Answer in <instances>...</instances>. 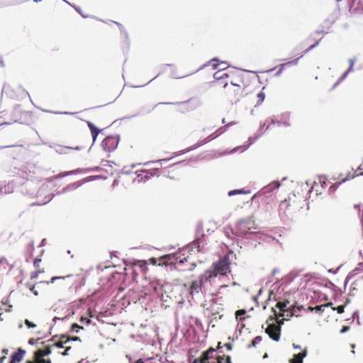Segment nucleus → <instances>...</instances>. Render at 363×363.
Instances as JSON below:
<instances>
[{
    "instance_id": "1",
    "label": "nucleus",
    "mask_w": 363,
    "mask_h": 363,
    "mask_svg": "<svg viewBox=\"0 0 363 363\" xmlns=\"http://www.w3.org/2000/svg\"><path fill=\"white\" fill-rule=\"evenodd\" d=\"M210 277L207 276L205 272L200 274L198 279L194 280L189 286L186 284H178L174 286L175 292H182L179 296H174L175 300L178 303H183L186 299L190 301V298L193 299L195 295H198L200 293L204 296H216L217 292H214L211 289L212 286V281L210 279Z\"/></svg>"
},
{
    "instance_id": "2",
    "label": "nucleus",
    "mask_w": 363,
    "mask_h": 363,
    "mask_svg": "<svg viewBox=\"0 0 363 363\" xmlns=\"http://www.w3.org/2000/svg\"><path fill=\"white\" fill-rule=\"evenodd\" d=\"M222 96L232 104L243 101L245 104L257 106L261 104L265 98L262 91L254 93L253 91H245L233 84H230L226 89L222 91Z\"/></svg>"
},
{
    "instance_id": "3",
    "label": "nucleus",
    "mask_w": 363,
    "mask_h": 363,
    "mask_svg": "<svg viewBox=\"0 0 363 363\" xmlns=\"http://www.w3.org/2000/svg\"><path fill=\"white\" fill-rule=\"evenodd\" d=\"M306 198L301 195L290 194L287 199L282 201L279 207V214L281 218L289 217L298 212L304 206Z\"/></svg>"
},
{
    "instance_id": "4",
    "label": "nucleus",
    "mask_w": 363,
    "mask_h": 363,
    "mask_svg": "<svg viewBox=\"0 0 363 363\" xmlns=\"http://www.w3.org/2000/svg\"><path fill=\"white\" fill-rule=\"evenodd\" d=\"M218 62L217 59H213L209 62L208 65L211 66L213 69L219 68V70L213 74L214 80L212 82V86L219 89L222 94V91L226 89V87L230 85L229 72H223L224 67L226 65L224 62L220 64Z\"/></svg>"
},
{
    "instance_id": "5",
    "label": "nucleus",
    "mask_w": 363,
    "mask_h": 363,
    "mask_svg": "<svg viewBox=\"0 0 363 363\" xmlns=\"http://www.w3.org/2000/svg\"><path fill=\"white\" fill-rule=\"evenodd\" d=\"M230 84L241 88L245 91H252L250 89L251 78L249 72L240 69L229 71Z\"/></svg>"
},
{
    "instance_id": "6",
    "label": "nucleus",
    "mask_w": 363,
    "mask_h": 363,
    "mask_svg": "<svg viewBox=\"0 0 363 363\" xmlns=\"http://www.w3.org/2000/svg\"><path fill=\"white\" fill-rule=\"evenodd\" d=\"M230 262L229 257L224 256L218 261L213 262L211 269L206 270L204 272L207 276L211 275L210 279L212 281V279L214 277H216L218 275H226L228 272H230Z\"/></svg>"
},
{
    "instance_id": "7",
    "label": "nucleus",
    "mask_w": 363,
    "mask_h": 363,
    "mask_svg": "<svg viewBox=\"0 0 363 363\" xmlns=\"http://www.w3.org/2000/svg\"><path fill=\"white\" fill-rule=\"evenodd\" d=\"M227 356L220 355L216 353V350L210 347L202 352L199 358L195 359L192 363H225Z\"/></svg>"
},
{
    "instance_id": "8",
    "label": "nucleus",
    "mask_w": 363,
    "mask_h": 363,
    "mask_svg": "<svg viewBox=\"0 0 363 363\" xmlns=\"http://www.w3.org/2000/svg\"><path fill=\"white\" fill-rule=\"evenodd\" d=\"M52 353V346L46 345L43 348H39L33 352V359L27 360L26 363H52L47 357Z\"/></svg>"
},
{
    "instance_id": "9",
    "label": "nucleus",
    "mask_w": 363,
    "mask_h": 363,
    "mask_svg": "<svg viewBox=\"0 0 363 363\" xmlns=\"http://www.w3.org/2000/svg\"><path fill=\"white\" fill-rule=\"evenodd\" d=\"M136 177L134 179V182H143L149 180L154 175H156L159 173V169L157 168H154L151 169H140L136 171Z\"/></svg>"
},
{
    "instance_id": "10",
    "label": "nucleus",
    "mask_w": 363,
    "mask_h": 363,
    "mask_svg": "<svg viewBox=\"0 0 363 363\" xmlns=\"http://www.w3.org/2000/svg\"><path fill=\"white\" fill-rule=\"evenodd\" d=\"M119 140L118 135H108L104 139L101 146L105 151L110 152L117 147Z\"/></svg>"
},
{
    "instance_id": "11",
    "label": "nucleus",
    "mask_w": 363,
    "mask_h": 363,
    "mask_svg": "<svg viewBox=\"0 0 363 363\" xmlns=\"http://www.w3.org/2000/svg\"><path fill=\"white\" fill-rule=\"evenodd\" d=\"M254 225V223L248 220H240L236 225L237 233L239 235H243L250 232Z\"/></svg>"
},
{
    "instance_id": "12",
    "label": "nucleus",
    "mask_w": 363,
    "mask_h": 363,
    "mask_svg": "<svg viewBox=\"0 0 363 363\" xmlns=\"http://www.w3.org/2000/svg\"><path fill=\"white\" fill-rule=\"evenodd\" d=\"M265 333L274 341H279L280 339V326H276V324H269L266 328Z\"/></svg>"
},
{
    "instance_id": "13",
    "label": "nucleus",
    "mask_w": 363,
    "mask_h": 363,
    "mask_svg": "<svg viewBox=\"0 0 363 363\" xmlns=\"http://www.w3.org/2000/svg\"><path fill=\"white\" fill-rule=\"evenodd\" d=\"M178 255H166L159 257L158 266H168L175 264L178 259Z\"/></svg>"
},
{
    "instance_id": "14",
    "label": "nucleus",
    "mask_w": 363,
    "mask_h": 363,
    "mask_svg": "<svg viewBox=\"0 0 363 363\" xmlns=\"http://www.w3.org/2000/svg\"><path fill=\"white\" fill-rule=\"evenodd\" d=\"M26 353V352L25 350L19 347L11 355V360L9 361V363H20L23 359Z\"/></svg>"
},
{
    "instance_id": "15",
    "label": "nucleus",
    "mask_w": 363,
    "mask_h": 363,
    "mask_svg": "<svg viewBox=\"0 0 363 363\" xmlns=\"http://www.w3.org/2000/svg\"><path fill=\"white\" fill-rule=\"evenodd\" d=\"M267 198L262 194H255L251 198V205H254L256 208H259L260 203H266Z\"/></svg>"
},
{
    "instance_id": "16",
    "label": "nucleus",
    "mask_w": 363,
    "mask_h": 363,
    "mask_svg": "<svg viewBox=\"0 0 363 363\" xmlns=\"http://www.w3.org/2000/svg\"><path fill=\"white\" fill-rule=\"evenodd\" d=\"M289 303V302L288 301L277 303L276 308H279L280 311L279 313H278L279 316H284V313Z\"/></svg>"
},
{
    "instance_id": "17",
    "label": "nucleus",
    "mask_w": 363,
    "mask_h": 363,
    "mask_svg": "<svg viewBox=\"0 0 363 363\" xmlns=\"http://www.w3.org/2000/svg\"><path fill=\"white\" fill-rule=\"evenodd\" d=\"M299 59H300V57H298L294 60L289 61L287 62H285V63L281 65V67H280L279 71L277 72V74H280L285 67L293 66V65H296L298 62Z\"/></svg>"
},
{
    "instance_id": "18",
    "label": "nucleus",
    "mask_w": 363,
    "mask_h": 363,
    "mask_svg": "<svg viewBox=\"0 0 363 363\" xmlns=\"http://www.w3.org/2000/svg\"><path fill=\"white\" fill-rule=\"evenodd\" d=\"M88 126L91 130L93 140L95 141L97 135H99V133L100 132V130H99L93 123H91L90 122L88 123Z\"/></svg>"
},
{
    "instance_id": "19",
    "label": "nucleus",
    "mask_w": 363,
    "mask_h": 363,
    "mask_svg": "<svg viewBox=\"0 0 363 363\" xmlns=\"http://www.w3.org/2000/svg\"><path fill=\"white\" fill-rule=\"evenodd\" d=\"M272 311L274 313V317H272L271 319H274L277 322L276 326H280V328H281V325L284 324V319H279V313L277 312V311L272 308Z\"/></svg>"
},
{
    "instance_id": "20",
    "label": "nucleus",
    "mask_w": 363,
    "mask_h": 363,
    "mask_svg": "<svg viewBox=\"0 0 363 363\" xmlns=\"http://www.w3.org/2000/svg\"><path fill=\"white\" fill-rule=\"evenodd\" d=\"M306 354H307V350L305 349L302 352L294 354V358L292 359L297 360L298 362H299V363H303V359L306 356Z\"/></svg>"
},
{
    "instance_id": "21",
    "label": "nucleus",
    "mask_w": 363,
    "mask_h": 363,
    "mask_svg": "<svg viewBox=\"0 0 363 363\" xmlns=\"http://www.w3.org/2000/svg\"><path fill=\"white\" fill-rule=\"evenodd\" d=\"M73 275L72 274H68L67 276H65V277H53L51 278L50 281H43V283H45L47 284H52L55 282V280L57 279H65V278H67V277H72ZM40 283H43V281H40Z\"/></svg>"
},
{
    "instance_id": "22",
    "label": "nucleus",
    "mask_w": 363,
    "mask_h": 363,
    "mask_svg": "<svg viewBox=\"0 0 363 363\" xmlns=\"http://www.w3.org/2000/svg\"><path fill=\"white\" fill-rule=\"evenodd\" d=\"M354 62L355 60L354 59H350L349 60V62H350V67L348 68V69L344 73L343 76H342V78L345 77L346 75L350 72H352L353 70V66H354Z\"/></svg>"
},
{
    "instance_id": "23",
    "label": "nucleus",
    "mask_w": 363,
    "mask_h": 363,
    "mask_svg": "<svg viewBox=\"0 0 363 363\" xmlns=\"http://www.w3.org/2000/svg\"><path fill=\"white\" fill-rule=\"evenodd\" d=\"M245 313H246V311L244 309L238 310L235 312L236 318L240 321L244 319V318H241L240 316L245 315Z\"/></svg>"
},
{
    "instance_id": "24",
    "label": "nucleus",
    "mask_w": 363,
    "mask_h": 363,
    "mask_svg": "<svg viewBox=\"0 0 363 363\" xmlns=\"http://www.w3.org/2000/svg\"><path fill=\"white\" fill-rule=\"evenodd\" d=\"M135 265L139 266L143 271H145L147 269L146 261H141V260L137 261V262L135 263Z\"/></svg>"
},
{
    "instance_id": "25",
    "label": "nucleus",
    "mask_w": 363,
    "mask_h": 363,
    "mask_svg": "<svg viewBox=\"0 0 363 363\" xmlns=\"http://www.w3.org/2000/svg\"><path fill=\"white\" fill-rule=\"evenodd\" d=\"M246 193H247V192L245 191L243 189H236V190L230 191L228 192V196H232L235 195V194H246Z\"/></svg>"
},
{
    "instance_id": "26",
    "label": "nucleus",
    "mask_w": 363,
    "mask_h": 363,
    "mask_svg": "<svg viewBox=\"0 0 363 363\" xmlns=\"http://www.w3.org/2000/svg\"><path fill=\"white\" fill-rule=\"evenodd\" d=\"M262 341L261 336H256L252 341L251 345L249 347H255L258 343Z\"/></svg>"
},
{
    "instance_id": "27",
    "label": "nucleus",
    "mask_w": 363,
    "mask_h": 363,
    "mask_svg": "<svg viewBox=\"0 0 363 363\" xmlns=\"http://www.w3.org/2000/svg\"><path fill=\"white\" fill-rule=\"evenodd\" d=\"M294 312H295V306H294L293 308L290 311H289L288 309H286V311L284 313V316H286L288 319L294 315Z\"/></svg>"
},
{
    "instance_id": "28",
    "label": "nucleus",
    "mask_w": 363,
    "mask_h": 363,
    "mask_svg": "<svg viewBox=\"0 0 363 363\" xmlns=\"http://www.w3.org/2000/svg\"><path fill=\"white\" fill-rule=\"evenodd\" d=\"M219 131H220V130H217L215 133H213L211 134V135H210L206 138V140H207V139H208L207 141H210V140H213V139H215V138H217L219 135H220V134L222 133V132L218 133Z\"/></svg>"
},
{
    "instance_id": "29",
    "label": "nucleus",
    "mask_w": 363,
    "mask_h": 363,
    "mask_svg": "<svg viewBox=\"0 0 363 363\" xmlns=\"http://www.w3.org/2000/svg\"><path fill=\"white\" fill-rule=\"evenodd\" d=\"M324 308H325V307L323 306V305H320V306H315L313 308L314 311L315 313H319V314H321L323 312Z\"/></svg>"
},
{
    "instance_id": "30",
    "label": "nucleus",
    "mask_w": 363,
    "mask_h": 363,
    "mask_svg": "<svg viewBox=\"0 0 363 363\" xmlns=\"http://www.w3.org/2000/svg\"><path fill=\"white\" fill-rule=\"evenodd\" d=\"M345 305H340L339 306H337V308H332V309L333 311H337V312L340 314L344 313V309H345Z\"/></svg>"
},
{
    "instance_id": "31",
    "label": "nucleus",
    "mask_w": 363,
    "mask_h": 363,
    "mask_svg": "<svg viewBox=\"0 0 363 363\" xmlns=\"http://www.w3.org/2000/svg\"><path fill=\"white\" fill-rule=\"evenodd\" d=\"M318 45V41H316L314 44H313L312 45H311L308 49H306L305 51H304V53L303 55H301L300 57H302L303 56L304 54L307 53L308 52H309L310 50H311L312 49H313L314 48H315L317 45Z\"/></svg>"
},
{
    "instance_id": "32",
    "label": "nucleus",
    "mask_w": 363,
    "mask_h": 363,
    "mask_svg": "<svg viewBox=\"0 0 363 363\" xmlns=\"http://www.w3.org/2000/svg\"><path fill=\"white\" fill-rule=\"evenodd\" d=\"M25 324L28 328H34L36 327V325L28 320V319L25 320Z\"/></svg>"
},
{
    "instance_id": "33",
    "label": "nucleus",
    "mask_w": 363,
    "mask_h": 363,
    "mask_svg": "<svg viewBox=\"0 0 363 363\" xmlns=\"http://www.w3.org/2000/svg\"><path fill=\"white\" fill-rule=\"evenodd\" d=\"M41 262V259L40 258H35L34 259V262H33V265L35 267V269H38L39 267H40V264Z\"/></svg>"
},
{
    "instance_id": "34",
    "label": "nucleus",
    "mask_w": 363,
    "mask_h": 363,
    "mask_svg": "<svg viewBox=\"0 0 363 363\" xmlns=\"http://www.w3.org/2000/svg\"><path fill=\"white\" fill-rule=\"evenodd\" d=\"M60 340L64 345H65L67 342H68L70 340V338L66 335L61 336Z\"/></svg>"
},
{
    "instance_id": "35",
    "label": "nucleus",
    "mask_w": 363,
    "mask_h": 363,
    "mask_svg": "<svg viewBox=\"0 0 363 363\" xmlns=\"http://www.w3.org/2000/svg\"><path fill=\"white\" fill-rule=\"evenodd\" d=\"M149 262L152 265H158L159 258L152 257L149 259Z\"/></svg>"
},
{
    "instance_id": "36",
    "label": "nucleus",
    "mask_w": 363,
    "mask_h": 363,
    "mask_svg": "<svg viewBox=\"0 0 363 363\" xmlns=\"http://www.w3.org/2000/svg\"><path fill=\"white\" fill-rule=\"evenodd\" d=\"M39 273L35 270V272H32L30 274V279H38L39 276Z\"/></svg>"
},
{
    "instance_id": "37",
    "label": "nucleus",
    "mask_w": 363,
    "mask_h": 363,
    "mask_svg": "<svg viewBox=\"0 0 363 363\" xmlns=\"http://www.w3.org/2000/svg\"><path fill=\"white\" fill-rule=\"evenodd\" d=\"M28 287H29L30 290L35 295L37 296L38 294V291L35 290V285H30V284H27Z\"/></svg>"
},
{
    "instance_id": "38",
    "label": "nucleus",
    "mask_w": 363,
    "mask_h": 363,
    "mask_svg": "<svg viewBox=\"0 0 363 363\" xmlns=\"http://www.w3.org/2000/svg\"><path fill=\"white\" fill-rule=\"evenodd\" d=\"M53 345L58 348H62L65 347V345L60 340L56 342Z\"/></svg>"
},
{
    "instance_id": "39",
    "label": "nucleus",
    "mask_w": 363,
    "mask_h": 363,
    "mask_svg": "<svg viewBox=\"0 0 363 363\" xmlns=\"http://www.w3.org/2000/svg\"><path fill=\"white\" fill-rule=\"evenodd\" d=\"M72 330H75V329L77 328V330H76V331H77V332H78L79 329H83V328H82V327L79 326V325H77V323H74V324L72 325Z\"/></svg>"
},
{
    "instance_id": "40",
    "label": "nucleus",
    "mask_w": 363,
    "mask_h": 363,
    "mask_svg": "<svg viewBox=\"0 0 363 363\" xmlns=\"http://www.w3.org/2000/svg\"><path fill=\"white\" fill-rule=\"evenodd\" d=\"M172 292V295L169 296V298H172V296H173L175 298L174 296H177V297H179V294H182V292H175L174 288L173 289Z\"/></svg>"
},
{
    "instance_id": "41",
    "label": "nucleus",
    "mask_w": 363,
    "mask_h": 363,
    "mask_svg": "<svg viewBox=\"0 0 363 363\" xmlns=\"http://www.w3.org/2000/svg\"><path fill=\"white\" fill-rule=\"evenodd\" d=\"M224 347H226V349H227L228 351H230V350H232V349H233V345H232V344H231V343H229V342H228V343H225V344L224 345Z\"/></svg>"
},
{
    "instance_id": "42",
    "label": "nucleus",
    "mask_w": 363,
    "mask_h": 363,
    "mask_svg": "<svg viewBox=\"0 0 363 363\" xmlns=\"http://www.w3.org/2000/svg\"><path fill=\"white\" fill-rule=\"evenodd\" d=\"M38 340H39V338H38V339L30 338V339L28 340V343H29L30 345H35V344L37 342V341H38Z\"/></svg>"
},
{
    "instance_id": "43",
    "label": "nucleus",
    "mask_w": 363,
    "mask_h": 363,
    "mask_svg": "<svg viewBox=\"0 0 363 363\" xmlns=\"http://www.w3.org/2000/svg\"><path fill=\"white\" fill-rule=\"evenodd\" d=\"M349 329H350L349 326H343L340 330V333H344L347 332Z\"/></svg>"
},
{
    "instance_id": "44",
    "label": "nucleus",
    "mask_w": 363,
    "mask_h": 363,
    "mask_svg": "<svg viewBox=\"0 0 363 363\" xmlns=\"http://www.w3.org/2000/svg\"><path fill=\"white\" fill-rule=\"evenodd\" d=\"M85 320H86V324H89L90 323L91 320L89 318H85L84 317L81 318V322L85 321Z\"/></svg>"
},
{
    "instance_id": "45",
    "label": "nucleus",
    "mask_w": 363,
    "mask_h": 363,
    "mask_svg": "<svg viewBox=\"0 0 363 363\" xmlns=\"http://www.w3.org/2000/svg\"><path fill=\"white\" fill-rule=\"evenodd\" d=\"M225 363H233L231 361L230 356H229V355L227 356V357L225 358Z\"/></svg>"
},
{
    "instance_id": "46",
    "label": "nucleus",
    "mask_w": 363,
    "mask_h": 363,
    "mask_svg": "<svg viewBox=\"0 0 363 363\" xmlns=\"http://www.w3.org/2000/svg\"><path fill=\"white\" fill-rule=\"evenodd\" d=\"M71 349L70 347H68L66 348V350H65V352H63L62 354V355H67L68 354V351Z\"/></svg>"
},
{
    "instance_id": "47",
    "label": "nucleus",
    "mask_w": 363,
    "mask_h": 363,
    "mask_svg": "<svg viewBox=\"0 0 363 363\" xmlns=\"http://www.w3.org/2000/svg\"><path fill=\"white\" fill-rule=\"evenodd\" d=\"M36 271L39 273V274H42V273H44V269L43 268H40V267H39L38 269H36Z\"/></svg>"
},
{
    "instance_id": "48",
    "label": "nucleus",
    "mask_w": 363,
    "mask_h": 363,
    "mask_svg": "<svg viewBox=\"0 0 363 363\" xmlns=\"http://www.w3.org/2000/svg\"><path fill=\"white\" fill-rule=\"evenodd\" d=\"M6 359V356H3L0 358V363H3Z\"/></svg>"
},
{
    "instance_id": "49",
    "label": "nucleus",
    "mask_w": 363,
    "mask_h": 363,
    "mask_svg": "<svg viewBox=\"0 0 363 363\" xmlns=\"http://www.w3.org/2000/svg\"><path fill=\"white\" fill-rule=\"evenodd\" d=\"M332 305H333V303L331 302H329V303L323 304V306L325 308H326V307H328V306H332Z\"/></svg>"
},
{
    "instance_id": "50",
    "label": "nucleus",
    "mask_w": 363,
    "mask_h": 363,
    "mask_svg": "<svg viewBox=\"0 0 363 363\" xmlns=\"http://www.w3.org/2000/svg\"><path fill=\"white\" fill-rule=\"evenodd\" d=\"M272 296L275 297V295H274V294L272 291L270 292L269 296V298H268L267 301H269L271 299Z\"/></svg>"
},
{
    "instance_id": "51",
    "label": "nucleus",
    "mask_w": 363,
    "mask_h": 363,
    "mask_svg": "<svg viewBox=\"0 0 363 363\" xmlns=\"http://www.w3.org/2000/svg\"><path fill=\"white\" fill-rule=\"evenodd\" d=\"M220 348H221V342H219L218 343L217 348L216 349V351H217V350H218Z\"/></svg>"
},
{
    "instance_id": "52",
    "label": "nucleus",
    "mask_w": 363,
    "mask_h": 363,
    "mask_svg": "<svg viewBox=\"0 0 363 363\" xmlns=\"http://www.w3.org/2000/svg\"><path fill=\"white\" fill-rule=\"evenodd\" d=\"M293 347H294V348H295V349H301V346H300V345H295V344H294V345H293Z\"/></svg>"
},
{
    "instance_id": "53",
    "label": "nucleus",
    "mask_w": 363,
    "mask_h": 363,
    "mask_svg": "<svg viewBox=\"0 0 363 363\" xmlns=\"http://www.w3.org/2000/svg\"><path fill=\"white\" fill-rule=\"evenodd\" d=\"M330 189V190H332V189H333V191H335L336 187H335L334 185H333V186H331L330 187V189Z\"/></svg>"
},
{
    "instance_id": "54",
    "label": "nucleus",
    "mask_w": 363,
    "mask_h": 363,
    "mask_svg": "<svg viewBox=\"0 0 363 363\" xmlns=\"http://www.w3.org/2000/svg\"><path fill=\"white\" fill-rule=\"evenodd\" d=\"M313 308L314 307L308 306V310L310 311H314Z\"/></svg>"
},
{
    "instance_id": "55",
    "label": "nucleus",
    "mask_w": 363,
    "mask_h": 363,
    "mask_svg": "<svg viewBox=\"0 0 363 363\" xmlns=\"http://www.w3.org/2000/svg\"><path fill=\"white\" fill-rule=\"evenodd\" d=\"M290 363H299V362H298V361H297V360H294V359H291L290 360Z\"/></svg>"
},
{
    "instance_id": "56",
    "label": "nucleus",
    "mask_w": 363,
    "mask_h": 363,
    "mask_svg": "<svg viewBox=\"0 0 363 363\" xmlns=\"http://www.w3.org/2000/svg\"><path fill=\"white\" fill-rule=\"evenodd\" d=\"M2 352L6 354L8 353V349H4Z\"/></svg>"
},
{
    "instance_id": "57",
    "label": "nucleus",
    "mask_w": 363,
    "mask_h": 363,
    "mask_svg": "<svg viewBox=\"0 0 363 363\" xmlns=\"http://www.w3.org/2000/svg\"><path fill=\"white\" fill-rule=\"evenodd\" d=\"M73 340H79V338L78 337H75L72 339Z\"/></svg>"
},
{
    "instance_id": "58",
    "label": "nucleus",
    "mask_w": 363,
    "mask_h": 363,
    "mask_svg": "<svg viewBox=\"0 0 363 363\" xmlns=\"http://www.w3.org/2000/svg\"><path fill=\"white\" fill-rule=\"evenodd\" d=\"M136 362H137V363H141V362H143V361H142V359H139V360H138Z\"/></svg>"
},
{
    "instance_id": "59",
    "label": "nucleus",
    "mask_w": 363,
    "mask_h": 363,
    "mask_svg": "<svg viewBox=\"0 0 363 363\" xmlns=\"http://www.w3.org/2000/svg\"><path fill=\"white\" fill-rule=\"evenodd\" d=\"M221 129H223V127H221V128H220V129H219V130H220V131H219L218 133H220V132H222V133H223V131H220V130H221Z\"/></svg>"
},
{
    "instance_id": "60",
    "label": "nucleus",
    "mask_w": 363,
    "mask_h": 363,
    "mask_svg": "<svg viewBox=\"0 0 363 363\" xmlns=\"http://www.w3.org/2000/svg\"><path fill=\"white\" fill-rule=\"evenodd\" d=\"M223 123H225V118L223 119Z\"/></svg>"
},
{
    "instance_id": "61",
    "label": "nucleus",
    "mask_w": 363,
    "mask_h": 363,
    "mask_svg": "<svg viewBox=\"0 0 363 363\" xmlns=\"http://www.w3.org/2000/svg\"><path fill=\"white\" fill-rule=\"evenodd\" d=\"M74 150H79V148L78 147L74 148Z\"/></svg>"
},
{
    "instance_id": "62",
    "label": "nucleus",
    "mask_w": 363,
    "mask_h": 363,
    "mask_svg": "<svg viewBox=\"0 0 363 363\" xmlns=\"http://www.w3.org/2000/svg\"><path fill=\"white\" fill-rule=\"evenodd\" d=\"M360 174H361V175H363V172H362Z\"/></svg>"
}]
</instances>
